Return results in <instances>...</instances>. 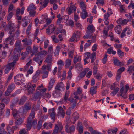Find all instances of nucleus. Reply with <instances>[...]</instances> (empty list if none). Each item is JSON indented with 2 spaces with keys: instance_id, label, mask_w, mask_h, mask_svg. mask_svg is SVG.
I'll return each instance as SVG.
<instances>
[{
  "instance_id": "59",
  "label": "nucleus",
  "mask_w": 134,
  "mask_h": 134,
  "mask_svg": "<svg viewBox=\"0 0 134 134\" xmlns=\"http://www.w3.org/2000/svg\"><path fill=\"white\" fill-rule=\"evenodd\" d=\"M10 99L9 98H6L3 99L1 101L4 102L5 104H8L9 102Z\"/></svg>"
},
{
  "instance_id": "50",
  "label": "nucleus",
  "mask_w": 134,
  "mask_h": 134,
  "mask_svg": "<svg viewBox=\"0 0 134 134\" xmlns=\"http://www.w3.org/2000/svg\"><path fill=\"white\" fill-rule=\"evenodd\" d=\"M42 73L43 74L42 78L44 79L48 77V72L47 71H42Z\"/></svg>"
},
{
  "instance_id": "39",
  "label": "nucleus",
  "mask_w": 134,
  "mask_h": 134,
  "mask_svg": "<svg viewBox=\"0 0 134 134\" xmlns=\"http://www.w3.org/2000/svg\"><path fill=\"white\" fill-rule=\"evenodd\" d=\"M117 131V129H109L108 131V134H115Z\"/></svg>"
},
{
  "instance_id": "25",
  "label": "nucleus",
  "mask_w": 134,
  "mask_h": 134,
  "mask_svg": "<svg viewBox=\"0 0 134 134\" xmlns=\"http://www.w3.org/2000/svg\"><path fill=\"white\" fill-rule=\"evenodd\" d=\"M40 56L38 54L35 55L34 58V60L37 62H38V64L39 66H40L42 64V60H40Z\"/></svg>"
},
{
  "instance_id": "1",
  "label": "nucleus",
  "mask_w": 134,
  "mask_h": 134,
  "mask_svg": "<svg viewBox=\"0 0 134 134\" xmlns=\"http://www.w3.org/2000/svg\"><path fill=\"white\" fill-rule=\"evenodd\" d=\"M14 79L15 83L20 85L25 82V79L22 74H19L14 76Z\"/></svg>"
},
{
  "instance_id": "49",
  "label": "nucleus",
  "mask_w": 134,
  "mask_h": 134,
  "mask_svg": "<svg viewBox=\"0 0 134 134\" xmlns=\"http://www.w3.org/2000/svg\"><path fill=\"white\" fill-rule=\"evenodd\" d=\"M47 52L45 51H42L38 53V54L40 56V57H42L43 56H45L47 54Z\"/></svg>"
},
{
  "instance_id": "64",
  "label": "nucleus",
  "mask_w": 134,
  "mask_h": 134,
  "mask_svg": "<svg viewBox=\"0 0 134 134\" xmlns=\"http://www.w3.org/2000/svg\"><path fill=\"white\" fill-rule=\"evenodd\" d=\"M23 120L21 118L18 119L16 122V124L17 125L21 124Z\"/></svg>"
},
{
  "instance_id": "28",
  "label": "nucleus",
  "mask_w": 134,
  "mask_h": 134,
  "mask_svg": "<svg viewBox=\"0 0 134 134\" xmlns=\"http://www.w3.org/2000/svg\"><path fill=\"white\" fill-rule=\"evenodd\" d=\"M79 40V39L78 38H77L75 34L73 33L72 36L69 40V41L71 42L74 41L77 42Z\"/></svg>"
},
{
  "instance_id": "40",
  "label": "nucleus",
  "mask_w": 134,
  "mask_h": 134,
  "mask_svg": "<svg viewBox=\"0 0 134 134\" xmlns=\"http://www.w3.org/2000/svg\"><path fill=\"white\" fill-rule=\"evenodd\" d=\"M81 60V57L80 56H75L74 58V63L75 64L78 62L80 61Z\"/></svg>"
},
{
  "instance_id": "58",
  "label": "nucleus",
  "mask_w": 134,
  "mask_h": 134,
  "mask_svg": "<svg viewBox=\"0 0 134 134\" xmlns=\"http://www.w3.org/2000/svg\"><path fill=\"white\" fill-rule=\"evenodd\" d=\"M81 93V90L80 87H78L77 89V92H75L74 93V94L75 96H76L78 94H80Z\"/></svg>"
},
{
  "instance_id": "46",
  "label": "nucleus",
  "mask_w": 134,
  "mask_h": 134,
  "mask_svg": "<svg viewBox=\"0 0 134 134\" xmlns=\"http://www.w3.org/2000/svg\"><path fill=\"white\" fill-rule=\"evenodd\" d=\"M52 57L51 56L48 55L45 60V62L48 63H51Z\"/></svg>"
},
{
  "instance_id": "16",
  "label": "nucleus",
  "mask_w": 134,
  "mask_h": 134,
  "mask_svg": "<svg viewBox=\"0 0 134 134\" xmlns=\"http://www.w3.org/2000/svg\"><path fill=\"white\" fill-rule=\"evenodd\" d=\"M65 128L66 132L70 133H74L75 130V127L74 125H72L68 127V125H67L66 126Z\"/></svg>"
},
{
  "instance_id": "35",
  "label": "nucleus",
  "mask_w": 134,
  "mask_h": 134,
  "mask_svg": "<svg viewBox=\"0 0 134 134\" xmlns=\"http://www.w3.org/2000/svg\"><path fill=\"white\" fill-rule=\"evenodd\" d=\"M44 128L46 129H49L51 128L52 127V124L51 122L46 123L43 125Z\"/></svg>"
},
{
  "instance_id": "2",
  "label": "nucleus",
  "mask_w": 134,
  "mask_h": 134,
  "mask_svg": "<svg viewBox=\"0 0 134 134\" xmlns=\"http://www.w3.org/2000/svg\"><path fill=\"white\" fill-rule=\"evenodd\" d=\"M124 88V86L121 88L119 91V94L122 98L126 99L127 97V93L129 89V85L128 84L126 85Z\"/></svg>"
},
{
  "instance_id": "36",
  "label": "nucleus",
  "mask_w": 134,
  "mask_h": 134,
  "mask_svg": "<svg viewBox=\"0 0 134 134\" xmlns=\"http://www.w3.org/2000/svg\"><path fill=\"white\" fill-rule=\"evenodd\" d=\"M28 19V17L25 16L23 19V20L24 22L22 24V26L23 27H26L27 26L28 23L27 20Z\"/></svg>"
},
{
  "instance_id": "26",
  "label": "nucleus",
  "mask_w": 134,
  "mask_h": 134,
  "mask_svg": "<svg viewBox=\"0 0 134 134\" xmlns=\"http://www.w3.org/2000/svg\"><path fill=\"white\" fill-rule=\"evenodd\" d=\"M40 74L39 71H37L33 77V81L34 83H36L39 79V76Z\"/></svg>"
},
{
  "instance_id": "19",
  "label": "nucleus",
  "mask_w": 134,
  "mask_h": 134,
  "mask_svg": "<svg viewBox=\"0 0 134 134\" xmlns=\"http://www.w3.org/2000/svg\"><path fill=\"white\" fill-rule=\"evenodd\" d=\"M31 103L30 102H27L24 105L23 109V112L27 111L31 109L32 108Z\"/></svg>"
},
{
  "instance_id": "42",
  "label": "nucleus",
  "mask_w": 134,
  "mask_h": 134,
  "mask_svg": "<svg viewBox=\"0 0 134 134\" xmlns=\"http://www.w3.org/2000/svg\"><path fill=\"white\" fill-rule=\"evenodd\" d=\"M97 91L94 87H91L89 90L90 93L92 96L96 94Z\"/></svg>"
},
{
  "instance_id": "9",
  "label": "nucleus",
  "mask_w": 134,
  "mask_h": 134,
  "mask_svg": "<svg viewBox=\"0 0 134 134\" xmlns=\"http://www.w3.org/2000/svg\"><path fill=\"white\" fill-rule=\"evenodd\" d=\"M63 128L61 123L58 122V124L55 125L52 134H58L59 131L60 132L62 129Z\"/></svg>"
},
{
  "instance_id": "24",
  "label": "nucleus",
  "mask_w": 134,
  "mask_h": 134,
  "mask_svg": "<svg viewBox=\"0 0 134 134\" xmlns=\"http://www.w3.org/2000/svg\"><path fill=\"white\" fill-rule=\"evenodd\" d=\"M113 63L115 65L118 66H120L123 63V62H120L115 57H113Z\"/></svg>"
},
{
  "instance_id": "18",
  "label": "nucleus",
  "mask_w": 134,
  "mask_h": 134,
  "mask_svg": "<svg viewBox=\"0 0 134 134\" xmlns=\"http://www.w3.org/2000/svg\"><path fill=\"white\" fill-rule=\"evenodd\" d=\"M43 84H42L37 88L36 91L38 92L39 93L41 94L43 96V94H44V93L46 91V88H43Z\"/></svg>"
},
{
  "instance_id": "20",
  "label": "nucleus",
  "mask_w": 134,
  "mask_h": 134,
  "mask_svg": "<svg viewBox=\"0 0 134 134\" xmlns=\"http://www.w3.org/2000/svg\"><path fill=\"white\" fill-rule=\"evenodd\" d=\"M55 89L61 91H64L65 88L64 84L62 82L58 83L55 87Z\"/></svg>"
},
{
  "instance_id": "22",
  "label": "nucleus",
  "mask_w": 134,
  "mask_h": 134,
  "mask_svg": "<svg viewBox=\"0 0 134 134\" xmlns=\"http://www.w3.org/2000/svg\"><path fill=\"white\" fill-rule=\"evenodd\" d=\"M48 112L52 119L54 120L55 118L56 113L55 112L54 109H49L48 110Z\"/></svg>"
},
{
  "instance_id": "8",
  "label": "nucleus",
  "mask_w": 134,
  "mask_h": 134,
  "mask_svg": "<svg viewBox=\"0 0 134 134\" xmlns=\"http://www.w3.org/2000/svg\"><path fill=\"white\" fill-rule=\"evenodd\" d=\"M43 19L41 20L40 23V24H44L45 23L44 20L46 21V23L44 25V26L46 27L47 25L49 24L52 21V19L51 18H49L47 15H42Z\"/></svg>"
},
{
  "instance_id": "29",
  "label": "nucleus",
  "mask_w": 134,
  "mask_h": 134,
  "mask_svg": "<svg viewBox=\"0 0 134 134\" xmlns=\"http://www.w3.org/2000/svg\"><path fill=\"white\" fill-rule=\"evenodd\" d=\"M43 96L41 94L39 93L38 92L36 91V93L35 94L32 98V100L34 101H35L38 99L40 96L42 97Z\"/></svg>"
},
{
  "instance_id": "62",
  "label": "nucleus",
  "mask_w": 134,
  "mask_h": 134,
  "mask_svg": "<svg viewBox=\"0 0 134 134\" xmlns=\"http://www.w3.org/2000/svg\"><path fill=\"white\" fill-rule=\"evenodd\" d=\"M27 124L26 125L27 129L29 130L31 129L32 127V123L30 122H27Z\"/></svg>"
},
{
  "instance_id": "37",
  "label": "nucleus",
  "mask_w": 134,
  "mask_h": 134,
  "mask_svg": "<svg viewBox=\"0 0 134 134\" xmlns=\"http://www.w3.org/2000/svg\"><path fill=\"white\" fill-rule=\"evenodd\" d=\"M72 116L74 118V122H73V123L74 124L78 119L79 114L77 112H75L73 113Z\"/></svg>"
},
{
  "instance_id": "34",
  "label": "nucleus",
  "mask_w": 134,
  "mask_h": 134,
  "mask_svg": "<svg viewBox=\"0 0 134 134\" xmlns=\"http://www.w3.org/2000/svg\"><path fill=\"white\" fill-rule=\"evenodd\" d=\"M9 58L12 59L13 61V62H15L16 63V61L18 60V55H13L12 54L10 55Z\"/></svg>"
},
{
  "instance_id": "55",
  "label": "nucleus",
  "mask_w": 134,
  "mask_h": 134,
  "mask_svg": "<svg viewBox=\"0 0 134 134\" xmlns=\"http://www.w3.org/2000/svg\"><path fill=\"white\" fill-rule=\"evenodd\" d=\"M91 54L90 53L86 52L84 54L85 58L87 59H88L91 58Z\"/></svg>"
},
{
  "instance_id": "23",
  "label": "nucleus",
  "mask_w": 134,
  "mask_h": 134,
  "mask_svg": "<svg viewBox=\"0 0 134 134\" xmlns=\"http://www.w3.org/2000/svg\"><path fill=\"white\" fill-rule=\"evenodd\" d=\"M49 2V0H42L41 1L40 4L41 5L40 8L41 9L45 8Z\"/></svg>"
},
{
  "instance_id": "41",
  "label": "nucleus",
  "mask_w": 134,
  "mask_h": 134,
  "mask_svg": "<svg viewBox=\"0 0 134 134\" xmlns=\"http://www.w3.org/2000/svg\"><path fill=\"white\" fill-rule=\"evenodd\" d=\"M65 63V66L66 68H67L71 65V61L70 59H68L66 60Z\"/></svg>"
},
{
  "instance_id": "48",
  "label": "nucleus",
  "mask_w": 134,
  "mask_h": 134,
  "mask_svg": "<svg viewBox=\"0 0 134 134\" xmlns=\"http://www.w3.org/2000/svg\"><path fill=\"white\" fill-rule=\"evenodd\" d=\"M117 53L118 55L121 58L124 55V52L120 49L118 50L117 51Z\"/></svg>"
},
{
  "instance_id": "17",
  "label": "nucleus",
  "mask_w": 134,
  "mask_h": 134,
  "mask_svg": "<svg viewBox=\"0 0 134 134\" xmlns=\"http://www.w3.org/2000/svg\"><path fill=\"white\" fill-rule=\"evenodd\" d=\"M55 29V27L54 25L51 24L46 29V33L48 35H50L51 33L54 32Z\"/></svg>"
},
{
  "instance_id": "15",
  "label": "nucleus",
  "mask_w": 134,
  "mask_h": 134,
  "mask_svg": "<svg viewBox=\"0 0 134 134\" xmlns=\"http://www.w3.org/2000/svg\"><path fill=\"white\" fill-rule=\"evenodd\" d=\"M15 87V85L14 83L11 84L9 86L7 91L5 92V95L6 96H8L10 94Z\"/></svg>"
},
{
  "instance_id": "5",
  "label": "nucleus",
  "mask_w": 134,
  "mask_h": 134,
  "mask_svg": "<svg viewBox=\"0 0 134 134\" xmlns=\"http://www.w3.org/2000/svg\"><path fill=\"white\" fill-rule=\"evenodd\" d=\"M68 100L71 103L70 105L71 107H70L67 110L66 112V114L68 115H70L71 113V109H73L76 106L77 102L76 100L73 99L71 100L70 98H69Z\"/></svg>"
},
{
  "instance_id": "27",
  "label": "nucleus",
  "mask_w": 134,
  "mask_h": 134,
  "mask_svg": "<svg viewBox=\"0 0 134 134\" xmlns=\"http://www.w3.org/2000/svg\"><path fill=\"white\" fill-rule=\"evenodd\" d=\"M80 16L82 19H84L88 16V13L86 10H82L80 12Z\"/></svg>"
},
{
  "instance_id": "45",
  "label": "nucleus",
  "mask_w": 134,
  "mask_h": 134,
  "mask_svg": "<svg viewBox=\"0 0 134 134\" xmlns=\"http://www.w3.org/2000/svg\"><path fill=\"white\" fill-rule=\"evenodd\" d=\"M66 18V20L68 19V17L67 15H65V16H64V17H63L62 18H58L57 21V24H59L61 22V20L62 19L63 20L64 18Z\"/></svg>"
},
{
  "instance_id": "7",
  "label": "nucleus",
  "mask_w": 134,
  "mask_h": 134,
  "mask_svg": "<svg viewBox=\"0 0 134 134\" xmlns=\"http://www.w3.org/2000/svg\"><path fill=\"white\" fill-rule=\"evenodd\" d=\"M25 86L27 89L29 94H32L35 91L36 86L35 84H32L31 83H26Z\"/></svg>"
},
{
  "instance_id": "6",
  "label": "nucleus",
  "mask_w": 134,
  "mask_h": 134,
  "mask_svg": "<svg viewBox=\"0 0 134 134\" xmlns=\"http://www.w3.org/2000/svg\"><path fill=\"white\" fill-rule=\"evenodd\" d=\"M16 27L14 23L11 21L9 22L7 26V29L9 30V34L10 35L15 34L14 32L15 31V28Z\"/></svg>"
},
{
  "instance_id": "53",
  "label": "nucleus",
  "mask_w": 134,
  "mask_h": 134,
  "mask_svg": "<svg viewBox=\"0 0 134 134\" xmlns=\"http://www.w3.org/2000/svg\"><path fill=\"white\" fill-rule=\"evenodd\" d=\"M134 71V66H129L128 69V71L129 72V73L131 74Z\"/></svg>"
},
{
  "instance_id": "51",
  "label": "nucleus",
  "mask_w": 134,
  "mask_h": 134,
  "mask_svg": "<svg viewBox=\"0 0 134 134\" xmlns=\"http://www.w3.org/2000/svg\"><path fill=\"white\" fill-rule=\"evenodd\" d=\"M7 129L8 131V133L9 134H12L14 132V130L10 127L8 126L7 127Z\"/></svg>"
},
{
  "instance_id": "32",
  "label": "nucleus",
  "mask_w": 134,
  "mask_h": 134,
  "mask_svg": "<svg viewBox=\"0 0 134 134\" xmlns=\"http://www.w3.org/2000/svg\"><path fill=\"white\" fill-rule=\"evenodd\" d=\"M115 31L118 34H120L122 31L121 26L120 25L117 26L115 28Z\"/></svg>"
},
{
  "instance_id": "63",
  "label": "nucleus",
  "mask_w": 134,
  "mask_h": 134,
  "mask_svg": "<svg viewBox=\"0 0 134 134\" xmlns=\"http://www.w3.org/2000/svg\"><path fill=\"white\" fill-rule=\"evenodd\" d=\"M64 62L61 60H59L57 62V64L58 66H60V68H62V66L64 65Z\"/></svg>"
},
{
  "instance_id": "52",
  "label": "nucleus",
  "mask_w": 134,
  "mask_h": 134,
  "mask_svg": "<svg viewBox=\"0 0 134 134\" xmlns=\"http://www.w3.org/2000/svg\"><path fill=\"white\" fill-rule=\"evenodd\" d=\"M12 113L14 117L17 118V116H18V112L16 110H12Z\"/></svg>"
},
{
  "instance_id": "57",
  "label": "nucleus",
  "mask_w": 134,
  "mask_h": 134,
  "mask_svg": "<svg viewBox=\"0 0 134 134\" xmlns=\"http://www.w3.org/2000/svg\"><path fill=\"white\" fill-rule=\"evenodd\" d=\"M7 54V52L5 51H4L2 52V54H1V58L2 59H4L6 57Z\"/></svg>"
},
{
  "instance_id": "47",
  "label": "nucleus",
  "mask_w": 134,
  "mask_h": 134,
  "mask_svg": "<svg viewBox=\"0 0 134 134\" xmlns=\"http://www.w3.org/2000/svg\"><path fill=\"white\" fill-rule=\"evenodd\" d=\"M60 50V47L59 46H57L56 47L55 51V56H58L59 54Z\"/></svg>"
},
{
  "instance_id": "56",
  "label": "nucleus",
  "mask_w": 134,
  "mask_h": 134,
  "mask_svg": "<svg viewBox=\"0 0 134 134\" xmlns=\"http://www.w3.org/2000/svg\"><path fill=\"white\" fill-rule=\"evenodd\" d=\"M32 26V23H30L29 25L26 30V33L27 34H29L30 33V31L31 29Z\"/></svg>"
},
{
  "instance_id": "60",
  "label": "nucleus",
  "mask_w": 134,
  "mask_h": 134,
  "mask_svg": "<svg viewBox=\"0 0 134 134\" xmlns=\"http://www.w3.org/2000/svg\"><path fill=\"white\" fill-rule=\"evenodd\" d=\"M52 40L53 41L54 43H57L59 42V40L56 38L55 36L53 35L51 37Z\"/></svg>"
},
{
  "instance_id": "12",
  "label": "nucleus",
  "mask_w": 134,
  "mask_h": 134,
  "mask_svg": "<svg viewBox=\"0 0 134 134\" xmlns=\"http://www.w3.org/2000/svg\"><path fill=\"white\" fill-rule=\"evenodd\" d=\"M16 64L15 62H12L8 64L7 65L6 68L5 70V73L7 74L9 72L12 67H13Z\"/></svg>"
},
{
  "instance_id": "30",
  "label": "nucleus",
  "mask_w": 134,
  "mask_h": 134,
  "mask_svg": "<svg viewBox=\"0 0 134 134\" xmlns=\"http://www.w3.org/2000/svg\"><path fill=\"white\" fill-rule=\"evenodd\" d=\"M59 91L55 90L53 92V95L54 97L57 98L60 96L61 93Z\"/></svg>"
},
{
  "instance_id": "10",
  "label": "nucleus",
  "mask_w": 134,
  "mask_h": 134,
  "mask_svg": "<svg viewBox=\"0 0 134 134\" xmlns=\"http://www.w3.org/2000/svg\"><path fill=\"white\" fill-rule=\"evenodd\" d=\"M11 35L10 36L7 38L4 41L5 43L12 45L13 44L15 41V40L13 38L15 36V34Z\"/></svg>"
},
{
  "instance_id": "21",
  "label": "nucleus",
  "mask_w": 134,
  "mask_h": 134,
  "mask_svg": "<svg viewBox=\"0 0 134 134\" xmlns=\"http://www.w3.org/2000/svg\"><path fill=\"white\" fill-rule=\"evenodd\" d=\"M58 112L57 114L58 116H60L64 118V117L65 113L62 107L59 106L58 109Z\"/></svg>"
},
{
  "instance_id": "38",
  "label": "nucleus",
  "mask_w": 134,
  "mask_h": 134,
  "mask_svg": "<svg viewBox=\"0 0 134 134\" xmlns=\"http://www.w3.org/2000/svg\"><path fill=\"white\" fill-rule=\"evenodd\" d=\"M80 7L82 10H86V6L83 2L82 1L80 3Z\"/></svg>"
},
{
  "instance_id": "14",
  "label": "nucleus",
  "mask_w": 134,
  "mask_h": 134,
  "mask_svg": "<svg viewBox=\"0 0 134 134\" xmlns=\"http://www.w3.org/2000/svg\"><path fill=\"white\" fill-rule=\"evenodd\" d=\"M15 50L18 52H20L22 48L21 47V42L20 41L17 40L15 44Z\"/></svg>"
},
{
  "instance_id": "31",
  "label": "nucleus",
  "mask_w": 134,
  "mask_h": 134,
  "mask_svg": "<svg viewBox=\"0 0 134 134\" xmlns=\"http://www.w3.org/2000/svg\"><path fill=\"white\" fill-rule=\"evenodd\" d=\"M36 8L35 5L33 3H31L28 7L27 10V11H29L31 10H36Z\"/></svg>"
},
{
  "instance_id": "11",
  "label": "nucleus",
  "mask_w": 134,
  "mask_h": 134,
  "mask_svg": "<svg viewBox=\"0 0 134 134\" xmlns=\"http://www.w3.org/2000/svg\"><path fill=\"white\" fill-rule=\"evenodd\" d=\"M39 107H38L37 109H35L34 107H33L32 109L29 117L27 119V122L32 123V122L33 120V119L35 117V112L34 110H35L36 109L37 110L39 109Z\"/></svg>"
},
{
  "instance_id": "54",
  "label": "nucleus",
  "mask_w": 134,
  "mask_h": 134,
  "mask_svg": "<svg viewBox=\"0 0 134 134\" xmlns=\"http://www.w3.org/2000/svg\"><path fill=\"white\" fill-rule=\"evenodd\" d=\"M75 68L78 70H81L82 68V65L80 63H77L75 66Z\"/></svg>"
},
{
  "instance_id": "4",
  "label": "nucleus",
  "mask_w": 134,
  "mask_h": 134,
  "mask_svg": "<svg viewBox=\"0 0 134 134\" xmlns=\"http://www.w3.org/2000/svg\"><path fill=\"white\" fill-rule=\"evenodd\" d=\"M119 84L116 82L113 83L111 85L110 88L113 91L111 93V94L113 96L115 95L119 90Z\"/></svg>"
},
{
  "instance_id": "3",
  "label": "nucleus",
  "mask_w": 134,
  "mask_h": 134,
  "mask_svg": "<svg viewBox=\"0 0 134 134\" xmlns=\"http://www.w3.org/2000/svg\"><path fill=\"white\" fill-rule=\"evenodd\" d=\"M87 34L83 37L84 39H88L91 38V36L90 33H92L95 31V28L92 25H90L87 27Z\"/></svg>"
},
{
  "instance_id": "13",
  "label": "nucleus",
  "mask_w": 134,
  "mask_h": 134,
  "mask_svg": "<svg viewBox=\"0 0 134 134\" xmlns=\"http://www.w3.org/2000/svg\"><path fill=\"white\" fill-rule=\"evenodd\" d=\"M76 7L74 5H70L66 9V11L69 15H70L73 11H76Z\"/></svg>"
},
{
  "instance_id": "33",
  "label": "nucleus",
  "mask_w": 134,
  "mask_h": 134,
  "mask_svg": "<svg viewBox=\"0 0 134 134\" xmlns=\"http://www.w3.org/2000/svg\"><path fill=\"white\" fill-rule=\"evenodd\" d=\"M27 97L26 96L23 97L19 101L18 103V104L19 105H23L24 103L27 100Z\"/></svg>"
},
{
  "instance_id": "44",
  "label": "nucleus",
  "mask_w": 134,
  "mask_h": 134,
  "mask_svg": "<svg viewBox=\"0 0 134 134\" xmlns=\"http://www.w3.org/2000/svg\"><path fill=\"white\" fill-rule=\"evenodd\" d=\"M18 99L16 98L14 99L13 101L12 102V104L10 105V107L12 108L18 102Z\"/></svg>"
},
{
  "instance_id": "43",
  "label": "nucleus",
  "mask_w": 134,
  "mask_h": 134,
  "mask_svg": "<svg viewBox=\"0 0 134 134\" xmlns=\"http://www.w3.org/2000/svg\"><path fill=\"white\" fill-rule=\"evenodd\" d=\"M33 72V68L32 66H31L27 71V74L26 75V77H27L29 74H32Z\"/></svg>"
},
{
  "instance_id": "61",
  "label": "nucleus",
  "mask_w": 134,
  "mask_h": 134,
  "mask_svg": "<svg viewBox=\"0 0 134 134\" xmlns=\"http://www.w3.org/2000/svg\"><path fill=\"white\" fill-rule=\"evenodd\" d=\"M91 62L93 63L96 58V53H94L93 54H91Z\"/></svg>"
}]
</instances>
